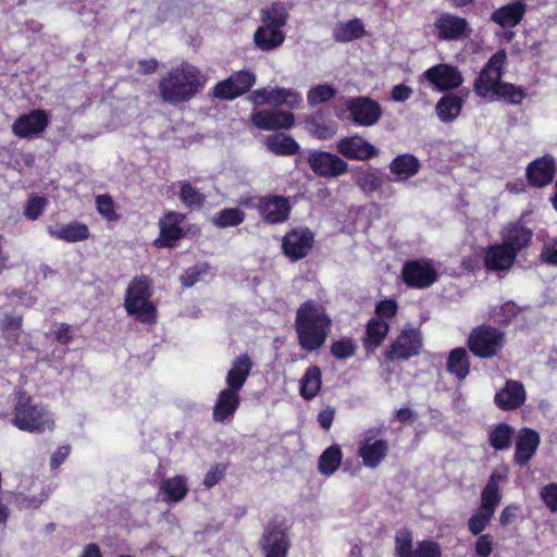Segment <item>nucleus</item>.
Instances as JSON below:
<instances>
[{"label":"nucleus","instance_id":"obj_1","mask_svg":"<svg viewBox=\"0 0 557 557\" xmlns=\"http://www.w3.org/2000/svg\"><path fill=\"white\" fill-rule=\"evenodd\" d=\"M205 84L206 77L197 66L182 62L159 81L158 91L163 102L177 106L191 100Z\"/></svg>","mask_w":557,"mask_h":557},{"label":"nucleus","instance_id":"obj_2","mask_svg":"<svg viewBox=\"0 0 557 557\" xmlns=\"http://www.w3.org/2000/svg\"><path fill=\"white\" fill-rule=\"evenodd\" d=\"M331 327V318L317 301H305L297 309L295 331L301 349L309 352L320 349L325 344Z\"/></svg>","mask_w":557,"mask_h":557},{"label":"nucleus","instance_id":"obj_3","mask_svg":"<svg viewBox=\"0 0 557 557\" xmlns=\"http://www.w3.org/2000/svg\"><path fill=\"white\" fill-rule=\"evenodd\" d=\"M252 369V361L247 354H243L234 359L230 370L226 373V387L216 396L212 418L215 422H231L239 408V392L245 385Z\"/></svg>","mask_w":557,"mask_h":557},{"label":"nucleus","instance_id":"obj_4","mask_svg":"<svg viewBox=\"0 0 557 557\" xmlns=\"http://www.w3.org/2000/svg\"><path fill=\"white\" fill-rule=\"evenodd\" d=\"M152 296L151 281L146 275L135 276L127 286L124 308L128 315L141 323H154L157 310L150 301Z\"/></svg>","mask_w":557,"mask_h":557},{"label":"nucleus","instance_id":"obj_5","mask_svg":"<svg viewBox=\"0 0 557 557\" xmlns=\"http://www.w3.org/2000/svg\"><path fill=\"white\" fill-rule=\"evenodd\" d=\"M13 414L12 423L22 431L41 433L54 428V421L49 411L33 404L30 397L25 393L17 395Z\"/></svg>","mask_w":557,"mask_h":557},{"label":"nucleus","instance_id":"obj_6","mask_svg":"<svg viewBox=\"0 0 557 557\" xmlns=\"http://www.w3.org/2000/svg\"><path fill=\"white\" fill-rule=\"evenodd\" d=\"M386 431L384 425L369 428L363 431L358 441V456L366 468L375 469L388 454V442L383 438Z\"/></svg>","mask_w":557,"mask_h":557},{"label":"nucleus","instance_id":"obj_7","mask_svg":"<svg viewBox=\"0 0 557 557\" xmlns=\"http://www.w3.org/2000/svg\"><path fill=\"white\" fill-rule=\"evenodd\" d=\"M423 347L422 333L418 327L406 325L385 349L388 361L408 360L420 355Z\"/></svg>","mask_w":557,"mask_h":557},{"label":"nucleus","instance_id":"obj_8","mask_svg":"<svg viewBox=\"0 0 557 557\" xmlns=\"http://www.w3.org/2000/svg\"><path fill=\"white\" fill-rule=\"evenodd\" d=\"M504 343V333L490 325L475 327L468 338L469 349L480 358H491L497 355Z\"/></svg>","mask_w":557,"mask_h":557},{"label":"nucleus","instance_id":"obj_9","mask_svg":"<svg viewBox=\"0 0 557 557\" xmlns=\"http://www.w3.org/2000/svg\"><path fill=\"white\" fill-rule=\"evenodd\" d=\"M506 60L507 54L504 50H498L490 58L474 82V92L476 96L490 98L503 83L500 79Z\"/></svg>","mask_w":557,"mask_h":557},{"label":"nucleus","instance_id":"obj_10","mask_svg":"<svg viewBox=\"0 0 557 557\" xmlns=\"http://www.w3.org/2000/svg\"><path fill=\"white\" fill-rule=\"evenodd\" d=\"M290 546L288 528L283 521H270L264 528L260 547L264 557H287Z\"/></svg>","mask_w":557,"mask_h":557},{"label":"nucleus","instance_id":"obj_11","mask_svg":"<svg viewBox=\"0 0 557 557\" xmlns=\"http://www.w3.org/2000/svg\"><path fill=\"white\" fill-rule=\"evenodd\" d=\"M401 276L408 286L425 288L437 281L438 269L431 259H416L404 264Z\"/></svg>","mask_w":557,"mask_h":557},{"label":"nucleus","instance_id":"obj_12","mask_svg":"<svg viewBox=\"0 0 557 557\" xmlns=\"http://www.w3.org/2000/svg\"><path fill=\"white\" fill-rule=\"evenodd\" d=\"M436 38L442 41H462L472 34L469 22L461 16L443 12L434 21Z\"/></svg>","mask_w":557,"mask_h":557},{"label":"nucleus","instance_id":"obj_13","mask_svg":"<svg viewBox=\"0 0 557 557\" xmlns=\"http://www.w3.org/2000/svg\"><path fill=\"white\" fill-rule=\"evenodd\" d=\"M420 81H426L437 91H448L461 86L463 77L456 66L440 63L424 71Z\"/></svg>","mask_w":557,"mask_h":557},{"label":"nucleus","instance_id":"obj_14","mask_svg":"<svg viewBox=\"0 0 557 557\" xmlns=\"http://www.w3.org/2000/svg\"><path fill=\"white\" fill-rule=\"evenodd\" d=\"M255 74L249 71H238L228 78L219 82L212 89L215 98L222 100H233L245 94L255 84Z\"/></svg>","mask_w":557,"mask_h":557},{"label":"nucleus","instance_id":"obj_15","mask_svg":"<svg viewBox=\"0 0 557 557\" xmlns=\"http://www.w3.org/2000/svg\"><path fill=\"white\" fill-rule=\"evenodd\" d=\"M308 164L321 177H338L348 171L346 161L326 151H311L308 154Z\"/></svg>","mask_w":557,"mask_h":557},{"label":"nucleus","instance_id":"obj_16","mask_svg":"<svg viewBox=\"0 0 557 557\" xmlns=\"http://www.w3.org/2000/svg\"><path fill=\"white\" fill-rule=\"evenodd\" d=\"M250 99L256 106L286 104L290 109L297 108L302 101V97L299 92L283 87H264L257 89L252 91Z\"/></svg>","mask_w":557,"mask_h":557},{"label":"nucleus","instance_id":"obj_17","mask_svg":"<svg viewBox=\"0 0 557 557\" xmlns=\"http://www.w3.org/2000/svg\"><path fill=\"white\" fill-rule=\"evenodd\" d=\"M185 215L178 212H168L160 221V235L154 240V246L159 248H173L176 243L185 236V230L183 227L185 222Z\"/></svg>","mask_w":557,"mask_h":557},{"label":"nucleus","instance_id":"obj_18","mask_svg":"<svg viewBox=\"0 0 557 557\" xmlns=\"http://www.w3.org/2000/svg\"><path fill=\"white\" fill-rule=\"evenodd\" d=\"M346 108L352 122L359 126L374 125L382 115L380 104L368 97L348 99Z\"/></svg>","mask_w":557,"mask_h":557},{"label":"nucleus","instance_id":"obj_19","mask_svg":"<svg viewBox=\"0 0 557 557\" xmlns=\"http://www.w3.org/2000/svg\"><path fill=\"white\" fill-rule=\"evenodd\" d=\"M48 124L47 112L42 109H35L18 116L12 125V132L18 138H33L39 136Z\"/></svg>","mask_w":557,"mask_h":557},{"label":"nucleus","instance_id":"obj_20","mask_svg":"<svg viewBox=\"0 0 557 557\" xmlns=\"http://www.w3.org/2000/svg\"><path fill=\"white\" fill-rule=\"evenodd\" d=\"M251 122L257 128L263 131L287 129L294 125L295 117L290 112L267 109L253 111L251 113Z\"/></svg>","mask_w":557,"mask_h":557},{"label":"nucleus","instance_id":"obj_21","mask_svg":"<svg viewBox=\"0 0 557 557\" xmlns=\"http://www.w3.org/2000/svg\"><path fill=\"white\" fill-rule=\"evenodd\" d=\"M257 209L267 222L276 224L287 220L290 205L283 196H264L259 199Z\"/></svg>","mask_w":557,"mask_h":557},{"label":"nucleus","instance_id":"obj_22","mask_svg":"<svg viewBox=\"0 0 557 557\" xmlns=\"http://www.w3.org/2000/svg\"><path fill=\"white\" fill-rule=\"evenodd\" d=\"M337 151L350 160H369L379 154L377 148L360 136L345 137L337 143Z\"/></svg>","mask_w":557,"mask_h":557},{"label":"nucleus","instance_id":"obj_23","mask_svg":"<svg viewBox=\"0 0 557 557\" xmlns=\"http://www.w3.org/2000/svg\"><path fill=\"white\" fill-rule=\"evenodd\" d=\"M313 235L309 230H294L285 235L283 249L287 257L298 260L306 257L311 250Z\"/></svg>","mask_w":557,"mask_h":557},{"label":"nucleus","instance_id":"obj_24","mask_svg":"<svg viewBox=\"0 0 557 557\" xmlns=\"http://www.w3.org/2000/svg\"><path fill=\"white\" fill-rule=\"evenodd\" d=\"M555 160L550 156H544L532 161L525 171L530 185L534 187H544L549 185L555 176Z\"/></svg>","mask_w":557,"mask_h":557},{"label":"nucleus","instance_id":"obj_25","mask_svg":"<svg viewBox=\"0 0 557 557\" xmlns=\"http://www.w3.org/2000/svg\"><path fill=\"white\" fill-rule=\"evenodd\" d=\"M525 397L523 384L519 381L508 380L505 386L495 394L494 403L502 410H515L524 404Z\"/></svg>","mask_w":557,"mask_h":557},{"label":"nucleus","instance_id":"obj_26","mask_svg":"<svg viewBox=\"0 0 557 557\" xmlns=\"http://www.w3.org/2000/svg\"><path fill=\"white\" fill-rule=\"evenodd\" d=\"M503 245L518 253L527 248L533 237L531 228L527 227L521 221L507 224L500 232Z\"/></svg>","mask_w":557,"mask_h":557},{"label":"nucleus","instance_id":"obj_27","mask_svg":"<svg viewBox=\"0 0 557 557\" xmlns=\"http://www.w3.org/2000/svg\"><path fill=\"white\" fill-rule=\"evenodd\" d=\"M517 259L513 250L503 244L490 246L484 253V267L490 272L508 271Z\"/></svg>","mask_w":557,"mask_h":557},{"label":"nucleus","instance_id":"obj_28","mask_svg":"<svg viewBox=\"0 0 557 557\" xmlns=\"http://www.w3.org/2000/svg\"><path fill=\"white\" fill-rule=\"evenodd\" d=\"M508 475L507 468H502L492 472L488 478L487 484L481 493L480 507L495 513L498 507L502 494L499 492V483L505 482Z\"/></svg>","mask_w":557,"mask_h":557},{"label":"nucleus","instance_id":"obj_29","mask_svg":"<svg viewBox=\"0 0 557 557\" xmlns=\"http://www.w3.org/2000/svg\"><path fill=\"white\" fill-rule=\"evenodd\" d=\"M539 445L540 436L535 431L529 428L521 429L516 437L515 462L525 466L534 456Z\"/></svg>","mask_w":557,"mask_h":557},{"label":"nucleus","instance_id":"obj_30","mask_svg":"<svg viewBox=\"0 0 557 557\" xmlns=\"http://www.w3.org/2000/svg\"><path fill=\"white\" fill-rule=\"evenodd\" d=\"M48 234L54 239L66 243L83 242L89 238L90 232L85 223L73 221L66 224L50 225Z\"/></svg>","mask_w":557,"mask_h":557},{"label":"nucleus","instance_id":"obj_31","mask_svg":"<svg viewBox=\"0 0 557 557\" xmlns=\"http://www.w3.org/2000/svg\"><path fill=\"white\" fill-rule=\"evenodd\" d=\"M468 94V91H461L459 94H448L443 96L435 106L437 117L443 123H450L455 121L462 110Z\"/></svg>","mask_w":557,"mask_h":557},{"label":"nucleus","instance_id":"obj_32","mask_svg":"<svg viewBox=\"0 0 557 557\" xmlns=\"http://www.w3.org/2000/svg\"><path fill=\"white\" fill-rule=\"evenodd\" d=\"M525 10V3L513 1L495 10L492 13L491 20L504 28L515 27L523 18Z\"/></svg>","mask_w":557,"mask_h":557},{"label":"nucleus","instance_id":"obj_33","mask_svg":"<svg viewBox=\"0 0 557 557\" xmlns=\"http://www.w3.org/2000/svg\"><path fill=\"white\" fill-rule=\"evenodd\" d=\"M187 480L184 475H174L161 482L158 496L165 503H178L188 493Z\"/></svg>","mask_w":557,"mask_h":557},{"label":"nucleus","instance_id":"obj_34","mask_svg":"<svg viewBox=\"0 0 557 557\" xmlns=\"http://www.w3.org/2000/svg\"><path fill=\"white\" fill-rule=\"evenodd\" d=\"M284 38L285 36L282 29L268 26L265 24L260 26L253 35L256 46L262 51H270L280 47L283 44Z\"/></svg>","mask_w":557,"mask_h":557},{"label":"nucleus","instance_id":"obj_35","mask_svg":"<svg viewBox=\"0 0 557 557\" xmlns=\"http://www.w3.org/2000/svg\"><path fill=\"white\" fill-rule=\"evenodd\" d=\"M419 169V160L410 153L397 156L389 164L391 173L396 175L399 181H406L418 173Z\"/></svg>","mask_w":557,"mask_h":557},{"label":"nucleus","instance_id":"obj_36","mask_svg":"<svg viewBox=\"0 0 557 557\" xmlns=\"http://www.w3.org/2000/svg\"><path fill=\"white\" fill-rule=\"evenodd\" d=\"M264 145L269 151L277 156H293L299 150L296 140L283 133L267 136Z\"/></svg>","mask_w":557,"mask_h":557},{"label":"nucleus","instance_id":"obj_37","mask_svg":"<svg viewBox=\"0 0 557 557\" xmlns=\"http://www.w3.org/2000/svg\"><path fill=\"white\" fill-rule=\"evenodd\" d=\"M389 331L386 321L380 319H371L367 324L366 337L363 345L367 350L376 349Z\"/></svg>","mask_w":557,"mask_h":557},{"label":"nucleus","instance_id":"obj_38","mask_svg":"<svg viewBox=\"0 0 557 557\" xmlns=\"http://www.w3.org/2000/svg\"><path fill=\"white\" fill-rule=\"evenodd\" d=\"M356 185L367 195L377 191L384 182L383 173L377 169H367L354 175Z\"/></svg>","mask_w":557,"mask_h":557},{"label":"nucleus","instance_id":"obj_39","mask_svg":"<svg viewBox=\"0 0 557 557\" xmlns=\"http://www.w3.org/2000/svg\"><path fill=\"white\" fill-rule=\"evenodd\" d=\"M364 33V26L361 20L352 18L347 22L336 24L333 29V37L338 42H348L360 38Z\"/></svg>","mask_w":557,"mask_h":557},{"label":"nucleus","instance_id":"obj_40","mask_svg":"<svg viewBox=\"0 0 557 557\" xmlns=\"http://www.w3.org/2000/svg\"><path fill=\"white\" fill-rule=\"evenodd\" d=\"M447 370L458 380H463L469 374V355L465 348L453 349L447 360Z\"/></svg>","mask_w":557,"mask_h":557},{"label":"nucleus","instance_id":"obj_41","mask_svg":"<svg viewBox=\"0 0 557 557\" xmlns=\"http://www.w3.org/2000/svg\"><path fill=\"white\" fill-rule=\"evenodd\" d=\"M321 370L317 366L309 367L300 380V395L305 399H312L321 388Z\"/></svg>","mask_w":557,"mask_h":557},{"label":"nucleus","instance_id":"obj_42","mask_svg":"<svg viewBox=\"0 0 557 557\" xmlns=\"http://www.w3.org/2000/svg\"><path fill=\"white\" fill-rule=\"evenodd\" d=\"M515 436V429L507 423H498L488 432V443L496 450L509 448Z\"/></svg>","mask_w":557,"mask_h":557},{"label":"nucleus","instance_id":"obj_43","mask_svg":"<svg viewBox=\"0 0 557 557\" xmlns=\"http://www.w3.org/2000/svg\"><path fill=\"white\" fill-rule=\"evenodd\" d=\"M343 458L342 449L338 445L326 448L319 458L318 469L321 474L330 476L341 466Z\"/></svg>","mask_w":557,"mask_h":557},{"label":"nucleus","instance_id":"obj_44","mask_svg":"<svg viewBox=\"0 0 557 557\" xmlns=\"http://www.w3.org/2000/svg\"><path fill=\"white\" fill-rule=\"evenodd\" d=\"M180 185V199L183 205L189 209H199L206 201V195L198 188L194 187L187 181L178 182Z\"/></svg>","mask_w":557,"mask_h":557},{"label":"nucleus","instance_id":"obj_45","mask_svg":"<svg viewBox=\"0 0 557 557\" xmlns=\"http://www.w3.org/2000/svg\"><path fill=\"white\" fill-rule=\"evenodd\" d=\"M287 16L285 7L280 3H273L261 11V22L278 29L285 26Z\"/></svg>","mask_w":557,"mask_h":557},{"label":"nucleus","instance_id":"obj_46","mask_svg":"<svg viewBox=\"0 0 557 557\" xmlns=\"http://www.w3.org/2000/svg\"><path fill=\"white\" fill-rule=\"evenodd\" d=\"M525 95V90L522 87L510 83H502L490 98L503 99L510 104H519Z\"/></svg>","mask_w":557,"mask_h":557},{"label":"nucleus","instance_id":"obj_47","mask_svg":"<svg viewBox=\"0 0 557 557\" xmlns=\"http://www.w3.org/2000/svg\"><path fill=\"white\" fill-rule=\"evenodd\" d=\"M245 220V213L238 208L220 210L212 216V223L220 227L237 226Z\"/></svg>","mask_w":557,"mask_h":557},{"label":"nucleus","instance_id":"obj_48","mask_svg":"<svg viewBox=\"0 0 557 557\" xmlns=\"http://www.w3.org/2000/svg\"><path fill=\"white\" fill-rule=\"evenodd\" d=\"M493 517L494 512L483 509L481 507L476 508L468 520L469 532L475 536L482 535L481 533L490 524Z\"/></svg>","mask_w":557,"mask_h":557},{"label":"nucleus","instance_id":"obj_49","mask_svg":"<svg viewBox=\"0 0 557 557\" xmlns=\"http://www.w3.org/2000/svg\"><path fill=\"white\" fill-rule=\"evenodd\" d=\"M395 552L397 557H412V535L407 529H400L395 536Z\"/></svg>","mask_w":557,"mask_h":557},{"label":"nucleus","instance_id":"obj_50","mask_svg":"<svg viewBox=\"0 0 557 557\" xmlns=\"http://www.w3.org/2000/svg\"><path fill=\"white\" fill-rule=\"evenodd\" d=\"M335 92L336 91L332 86L321 84L309 89L307 100L310 106H317L332 99L335 96Z\"/></svg>","mask_w":557,"mask_h":557},{"label":"nucleus","instance_id":"obj_51","mask_svg":"<svg viewBox=\"0 0 557 557\" xmlns=\"http://www.w3.org/2000/svg\"><path fill=\"white\" fill-rule=\"evenodd\" d=\"M357 346L351 338H342L331 345V355L339 360H345L356 354Z\"/></svg>","mask_w":557,"mask_h":557},{"label":"nucleus","instance_id":"obj_52","mask_svg":"<svg viewBox=\"0 0 557 557\" xmlns=\"http://www.w3.org/2000/svg\"><path fill=\"white\" fill-rule=\"evenodd\" d=\"M308 129L319 139H329L336 133L334 124H326L321 119L313 117L307 122Z\"/></svg>","mask_w":557,"mask_h":557},{"label":"nucleus","instance_id":"obj_53","mask_svg":"<svg viewBox=\"0 0 557 557\" xmlns=\"http://www.w3.org/2000/svg\"><path fill=\"white\" fill-rule=\"evenodd\" d=\"M518 307L512 301H507L494 308L491 317L499 324H507L518 314Z\"/></svg>","mask_w":557,"mask_h":557},{"label":"nucleus","instance_id":"obj_54","mask_svg":"<svg viewBox=\"0 0 557 557\" xmlns=\"http://www.w3.org/2000/svg\"><path fill=\"white\" fill-rule=\"evenodd\" d=\"M47 205L48 199L46 197H30L24 207L25 218L30 221L37 220L44 213Z\"/></svg>","mask_w":557,"mask_h":557},{"label":"nucleus","instance_id":"obj_55","mask_svg":"<svg viewBox=\"0 0 557 557\" xmlns=\"http://www.w3.org/2000/svg\"><path fill=\"white\" fill-rule=\"evenodd\" d=\"M96 205L98 212L108 221H114L117 215L114 211V203L110 196L99 195L96 198Z\"/></svg>","mask_w":557,"mask_h":557},{"label":"nucleus","instance_id":"obj_56","mask_svg":"<svg viewBox=\"0 0 557 557\" xmlns=\"http://www.w3.org/2000/svg\"><path fill=\"white\" fill-rule=\"evenodd\" d=\"M540 258L544 263L557 265V238H548L544 242Z\"/></svg>","mask_w":557,"mask_h":557},{"label":"nucleus","instance_id":"obj_57","mask_svg":"<svg viewBox=\"0 0 557 557\" xmlns=\"http://www.w3.org/2000/svg\"><path fill=\"white\" fill-rule=\"evenodd\" d=\"M441 548L433 541H422L418 543L412 557H441Z\"/></svg>","mask_w":557,"mask_h":557},{"label":"nucleus","instance_id":"obj_58","mask_svg":"<svg viewBox=\"0 0 557 557\" xmlns=\"http://www.w3.org/2000/svg\"><path fill=\"white\" fill-rule=\"evenodd\" d=\"M541 498L552 512L557 511V484L545 485L541 491Z\"/></svg>","mask_w":557,"mask_h":557},{"label":"nucleus","instance_id":"obj_59","mask_svg":"<svg viewBox=\"0 0 557 557\" xmlns=\"http://www.w3.org/2000/svg\"><path fill=\"white\" fill-rule=\"evenodd\" d=\"M207 273L206 267H191L185 271V273L181 276V283L185 287H191L195 283H197L200 277Z\"/></svg>","mask_w":557,"mask_h":557},{"label":"nucleus","instance_id":"obj_60","mask_svg":"<svg viewBox=\"0 0 557 557\" xmlns=\"http://www.w3.org/2000/svg\"><path fill=\"white\" fill-rule=\"evenodd\" d=\"M398 306L395 300L387 299L380 301L375 307V313L380 320L391 319L397 312Z\"/></svg>","mask_w":557,"mask_h":557},{"label":"nucleus","instance_id":"obj_61","mask_svg":"<svg viewBox=\"0 0 557 557\" xmlns=\"http://www.w3.org/2000/svg\"><path fill=\"white\" fill-rule=\"evenodd\" d=\"M79 2H84L82 10L78 11V14L83 16V24L92 25L96 21L97 8L96 2L98 0H78Z\"/></svg>","mask_w":557,"mask_h":557},{"label":"nucleus","instance_id":"obj_62","mask_svg":"<svg viewBox=\"0 0 557 557\" xmlns=\"http://www.w3.org/2000/svg\"><path fill=\"white\" fill-rule=\"evenodd\" d=\"M474 549L479 557H488L493 552L492 536L490 534L478 535Z\"/></svg>","mask_w":557,"mask_h":557},{"label":"nucleus","instance_id":"obj_63","mask_svg":"<svg viewBox=\"0 0 557 557\" xmlns=\"http://www.w3.org/2000/svg\"><path fill=\"white\" fill-rule=\"evenodd\" d=\"M224 470L225 469L219 465L212 467L205 475L203 485L208 488L213 487L223 479Z\"/></svg>","mask_w":557,"mask_h":557},{"label":"nucleus","instance_id":"obj_64","mask_svg":"<svg viewBox=\"0 0 557 557\" xmlns=\"http://www.w3.org/2000/svg\"><path fill=\"white\" fill-rule=\"evenodd\" d=\"M412 95V89L405 85V84H398L395 85L392 88L391 91V99L395 102H404L408 100Z\"/></svg>","mask_w":557,"mask_h":557}]
</instances>
